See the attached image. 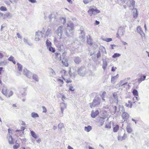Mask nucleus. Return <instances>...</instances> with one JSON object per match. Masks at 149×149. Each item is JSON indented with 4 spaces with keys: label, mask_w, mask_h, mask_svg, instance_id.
I'll list each match as a JSON object with an SVG mask.
<instances>
[{
    "label": "nucleus",
    "mask_w": 149,
    "mask_h": 149,
    "mask_svg": "<svg viewBox=\"0 0 149 149\" xmlns=\"http://www.w3.org/2000/svg\"><path fill=\"white\" fill-rule=\"evenodd\" d=\"M96 56L97 58H98L100 57L101 53L100 51H99L98 53L97 54Z\"/></svg>",
    "instance_id": "obj_55"
},
{
    "label": "nucleus",
    "mask_w": 149,
    "mask_h": 149,
    "mask_svg": "<svg viewBox=\"0 0 149 149\" xmlns=\"http://www.w3.org/2000/svg\"><path fill=\"white\" fill-rule=\"evenodd\" d=\"M58 22L57 23H56V24H60V21H61V23H63V24H64L66 23V19L65 18L63 17H60L59 19H57V21Z\"/></svg>",
    "instance_id": "obj_13"
},
{
    "label": "nucleus",
    "mask_w": 149,
    "mask_h": 149,
    "mask_svg": "<svg viewBox=\"0 0 149 149\" xmlns=\"http://www.w3.org/2000/svg\"><path fill=\"white\" fill-rule=\"evenodd\" d=\"M74 61L76 64H78L81 61V58L77 56L75 57L74 59Z\"/></svg>",
    "instance_id": "obj_18"
},
{
    "label": "nucleus",
    "mask_w": 149,
    "mask_h": 149,
    "mask_svg": "<svg viewBox=\"0 0 149 149\" xmlns=\"http://www.w3.org/2000/svg\"><path fill=\"white\" fill-rule=\"evenodd\" d=\"M78 74L81 76H84L87 72L85 67H81L77 70Z\"/></svg>",
    "instance_id": "obj_6"
},
{
    "label": "nucleus",
    "mask_w": 149,
    "mask_h": 149,
    "mask_svg": "<svg viewBox=\"0 0 149 149\" xmlns=\"http://www.w3.org/2000/svg\"><path fill=\"white\" fill-rule=\"evenodd\" d=\"M55 58L57 59V60L59 61L61 60V55L58 52H56L55 53Z\"/></svg>",
    "instance_id": "obj_20"
},
{
    "label": "nucleus",
    "mask_w": 149,
    "mask_h": 149,
    "mask_svg": "<svg viewBox=\"0 0 149 149\" xmlns=\"http://www.w3.org/2000/svg\"><path fill=\"white\" fill-rule=\"evenodd\" d=\"M7 62L6 60H4L3 61H2L0 63V66L5 65L7 64Z\"/></svg>",
    "instance_id": "obj_40"
},
{
    "label": "nucleus",
    "mask_w": 149,
    "mask_h": 149,
    "mask_svg": "<svg viewBox=\"0 0 149 149\" xmlns=\"http://www.w3.org/2000/svg\"><path fill=\"white\" fill-rule=\"evenodd\" d=\"M33 78L36 81L38 82L39 81V79L37 75L36 74H33L32 76Z\"/></svg>",
    "instance_id": "obj_36"
},
{
    "label": "nucleus",
    "mask_w": 149,
    "mask_h": 149,
    "mask_svg": "<svg viewBox=\"0 0 149 149\" xmlns=\"http://www.w3.org/2000/svg\"><path fill=\"white\" fill-rule=\"evenodd\" d=\"M92 127L90 125H88L87 126H85L84 127V130L88 132L92 130Z\"/></svg>",
    "instance_id": "obj_24"
},
{
    "label": "nucleus",
    "mask_w": 149,
    "mask_h": 149,
    "mask_svg": "<svg viewBox=\"0 0 149 149\" xmlns=\"http://www.w3.org/2000/svg\"><path fill=\"white\" fill-rule=\"evenodd\" d=\"M103 40L106 42H109L110 41H111L112 40V39L111 38H104L103 39Z\"/></svg>",
    "instance_id": "obj_44"
},
{
    "label": "nucleus",
    "mask_w": 149,
    "mask_h": 149,
    "mask_svg": "<svg viewBox=\"0 0 149 149\" xmlns=\"http://www.w3.org/2000/svg\"><path fill=\"white\" fill-rule=\"evenodd\" d=\"M31 134L32 136L35 139L38 138V136L36 134V133L34 131H31Z\"/></svg>",
    "instance_id": "obj_31"
},
{
    "label": "nucleus",
    "mask_w": 149,
    "mask_h": 149,
    "mask_svg": "<svg viewBox=\"0 0 149 149\" xmlns=\"http://www.w3.org/2000/svg\"><path fill=\"white\" fill-rule=\"evenodd\" d=\"M88 13H89L90 16H91L93 15H96L100 12V11L95 8H92L89 9L88 11Z\"/></svg>",
    "instance_id": "obj_9"
},
{
    "label": "nucleus",
    "mask_w": 149,
    "mask_h": 149,
    "mask_svg": "<svg viewBox=\"0 0 149 149\" xmlns=\"http://www.w3.org/2000/svg\"><path fill=\"white\" fill-rule=\"evenodd\" d=\"M104 122V118L102 117H100L98 122V123L99 126H102Z\"/></svg>",
    "instance_id": "obj_19"
},
{
    "label": "nucleus",
    "mask_w": 149,
    "mask_h": 149,
    "mask_svg": "<svg viewBox=\"0 0 149 149\" xmlns=\"http://www.w3.org/2000/svg\"><path fill=\"white\" fill-rule=\"evenodd\" d=\"M116 69L117 68L116 67H112L111 68V70L112 71L114 72L116 70Z\"/></svg>",
    "instance_id": "obj_63"
},
{
    "label": "nucleus",
    "mask_w": 149,
    "mask_h": 149,
    "mask_svg": "<svg viewBox=\"0 0 149 149\" xmlns=\"http://www.w3.org/2000/svg\"><path fill=\"white\" fill-rule=\"evenodd\" d=\"M118 77L119 75L118 74H117L115 76H112L111 80V82L112 83L114 84L115 82V80L117 79L118 78Z\"/></svg>",
    "instance_id": "obj_21"
},
{
    "label": "nucleus",
    "mask_w": 149,
    "mask_h": 149,
    "mask_svg": "<svg viewBox=\"0 0 149 149\" xmlns=\"http://www.w3.org/2000/svg\"><path fill=\"white\" fill-rule=\"evenodd\" d=\"M61 105H63V106H64L63 107H61V113H62V115H63V112L64 111V110L66 107V105L65 104L63 103H61ZM62 116H63V115H62Z\"/></svg>",
    "instance_id": "obj_32"
},
{
    "label": "nucleus",
    "mask_w": 149,
    "mask_h": 149,
    "mask_svg": "<svg viewBox=\"0 0 149 149\" xmlns=\"http://www.w3.org/2000/svg\"><path fill=\"white\" fill-rule=\"evenodd\" d=\"M114 98V100H112V98H110L109 101L111 104H113L114 103H118V100L117 94L116 93H113V96L111 97Z\"/></svg>",
    "instance_id": "obj_7"
},
{
    "label": "nucleus",
    "mask_w": 149,
    "mask_h": 149,
    "mask_svg": "<svg viewBox=\"0 0 149 149\" xmlns=\"http://www.w3.org/2000/svg\"><path fill=\"white\" fill-rule=\"evenodd\" d=\"M61 38V37H60V38L58 39H56V38H54V41L55 45L58 48V49L59 50H61L63 48V43L60 40Z\"/></svg>",
    "instance_id": "obj_3"
},
{
    "label": "nucleus",
    "mask_w": 149,
    "mask_h": 149,
    "mask_svg": "<svg viewBox=\"0 0 149 149\" xmlns=\"http://www.w3.org/2000/svg\"><path fill=\"white\" fill-rule=\"evenodd\" d=\"M92 0H83V2L85 4H86L91 1Z\"/></svg>",
    "instance_id": "obj_54"
},
{
    "label": "nucleus",
    "mask_w": 149,
    "mask_h": 149,
    "mask_svg": "<svg viewBox=\"0 0 149 149\" xmlns=\"http://www.w3.org/2000/svg\"><path fill=\"white\" fill-rule=\"evenodd\" d=\"M31 3H36V0H28Z\"/></svg>",
    "instance_id": "obj_62"
},
{
    "label": "nucleus",
    "mask_w": 149,
    "mask_h": 149,
    "mask_svg": "<svg viewBox=\"0 0 149 149\" xmlns=\"http://www.w3.org/2000/svg\"><path fill=\"white\" fill-rule=\"evenodd\" d=\"M17 65L18 69L19 71V72L22 71V65L18 63H17Z\"/></svg>",
    "instance_id": "obj_34"
},
{
    "label": "nucleus",
    "mask_w": 149,
    "mask_h": 149,
    "mask_svg": "<svg viewBox=\"0 0 149 149\" xmlns=\"http://www.w3.org/2000/svg\"><path fill=\"white\" fill-rule=\"evenodd\" d=\"M118 140L120 141H122L124 139H123V136H121L119 135L118 137Z\"/></svg>",
    "instance_id": "obj_60"
},
{
    "label": "nucleus",
    "mask_w": 149,
    "mask_h": 149,
    "mask_svg": "<svg viewBox=\"0 0 149 149\" xmlns=\"http://www.w3.org/2000/svg\"><path fill=\"white\" fill-rule=\"evenodd\" d=\"M125 31V29L124 28L120 27L118 29L116 33V37L118 38H120V36H123Z\"/></svg>",
    "instance_id": "obj_8"
},
{
    "label": "nucleus",
    "mask_w": 149,
    "mask_h": 149,
    "mask_svg": "<svg viewBox=\"0 0 149 149\" xmlns=\"http://www.w3.org/2000/svg\"><path fill=\"white\" fill-rule=\"evenodd\" d=\"M67 28L65 29L62 26L58 27L56 30V33L58 36L61 37L62 36L65 34L67 36H71L73 35L74 31V24L71 22L68 23Z\"/></svg>",
    "instance_id": "obj_1"
},
{
    "label": "nucleus",
    "mask_w": 149,
    "mask_h": 149,
    "mask_svg": "<svg viewBox=\"0 0 149 149\" xmlns=\"http://www.w3.org/2000/svg\"><path fill=\"white\" fill-rule=\"evenodd\" d=\"M46 45L47 48L48 47L51 46L52 43L49 40H47L46 42Z\"/></svg>",
    "instance_id": "obj_37"
},
{
    "label": "nucleus",
    "mask_w": 149,
    "mask_h": 149,
    "mask_svg": "<svg viewBox=\"0 0 149 149\" xmlns=\"http://www.w3.org/2000/svg\"><path fill=\"white\" fill-rule=\"evenodd\" d=\"M113 111H111V113L112 115L114 114L117 111L118 112H120V113H121V112H123L124 111V109L123 107L122 106L119 105L118 107V109L117 107L116 106H113Z\"/></svg>",
    "instance_id": "obj_4"
},
{
    "label": "nucleus",
    "mask_w": 149,
    "mask_h": 149,
    "mask_svg": "<svg viewBox=\"0 0 149 149\" xmlns=\"http://www.w3.org/2000/svg\"><path fill=\"white\" fill-rule=\"evenodd\" d=\"M132 93L134 95L136 96H138V92L137 90L135 89H134L132 91Z\"/></svg>",
    "instance_id": "obj_39"
},
{
    "label": "nucleus",
    "mask_w": 149,
    "mask_h": 149,
    "mask_svg": "<svg viewBox=\"0 0 149 149\" xmlns=\"http://www.w3.org/2000/svg\"><path fill=\"white\" fill-rule=\"evenodd\" d=\"M50 32V30H49V29H48L45 33V35L43 36L44 37V38H46V37L48 36Z\"/></svg>",
    "instance_id": "obj_41"
},
{
    "label": "nucleus",
    "mask_w": 149,
    "mask_h": 149,
    "mask_svg": "<svg viewBox=\"0 0 149 149\" xmlns=\"http://www.w3.org/2000/svg\"><path fill=\"white\" fill-rule=\"evenodd\" d=\"M87 42L90 45H91L92 44L91 40L90 38H88L87 39Z\"/></svg>",
    "instance_id": "obj_52"
},
{
    "label": "nucleus",
    "mask_w": 149,
    "mask_h": 149,
    "mask_svg": "<svg viewBox=\"0 0 149 149\" xmlns=\"http://www.w3.org/2000/svg\"><path fill=\"white\" fill-rule=\"evenodd\" d=\"M136 31L137 33L139 34L142 37L143 36H145L144 33L141 27L139 26H138L137 27Z\"/></svg>",
    "instance_id": "obj_12"
},
{
    "label": "nucleus",
    "mask_w": 149,
    "mask_h": 149,
    "mask_svg": "<svg viewBox=\"0 0 149 149\" xmlns=\"http://www.w3.org/2000/svg\"><path fill=\"white\" fill-rule=\"evenodd\" d=\"M99 113V112L98 110L95 111V112L94 111H93L91 113V116L93 118H95L98 114Z\"/></svg>",
    "instance_id": "obj_15"
},
{
    "label": "nucleus",
    "mask_w": 149,
    "mask_h": 149,
    "mask_svg": "<svg viewBox=\"0 0 149 149\" xmlns=\"http://www.w3.org/2000/svg\"><path fill=\"white\" fill-rule=\"evenodd\" d=\"M9 143L10 144H13V138L11 135L8 138Z\"/></svg>",
    "instance_id": "obj_38"
},
{
    "label": "nucleus",
    "mask_w": 149,
    "mask_h": 149,
    "mask_svg": "<svg viewBox=\"0 0 149 149\" xmlns=\"http://www.w3.org/2000/svg\"><path fill=\"white\" fill-rule=\"evenodd\" d=\"M24 41L25 44H26L29 46H32V43L26 38H24Z\"/></svg>",
    "instance_id": "obj_25"
},
{
    "label": "nucleus",
    "mask_w": 149,
    "mask_h": 149,
    "mask_svg": "<svg viewBox=\"0 0 149 149\" xmlns=\"http://www.w3.org/2000/svg\"><path fill=\"white\" fill-rule=\"evenodd\" d=\"M62 63L63 65L66 67H67L68 66V63L67 61L66 60L62 61Z\"/></svg>",
    "instance_id": "obj_43"
},
{
    "label": "nucleus",
    "mask_w": 149,
    "mask_h": 149,
    "mask_svg": "<svg viewBox=\"0 0 149 149\" xmlns=\"http://www.w3.org/2000/svg\"><path fill=\"white\" fill-rule=\"evenodd\" d=\"M135 11L133 13V17L134 18H136L138 16V11L136 8L135 9Z\"/></svg>",
    "instance_id": "obj_35"
},
{
    "label": "nucleus",
    "mask_w": 149,
    "mask_h": 149,
    "mask_svg": "<svg viewBox=\"0 0 149 149\" xmlns=\"http://www.w3.org/2000/svg\"><path fill=\"white\" fill-rule=\"evenodd\" d=\"M24 74L28 78H31L32 75V73L28 71L26 69H24L23 70Z\"/></svg>",
    "instance_id": "obj_10"
},
{
    "label": "nucleus",
    "mask_w": 149,
    "mask_h": 149,
    "mask_svg": "<svg viewBox=\"0 0 149 149\" xmlns=\"http://www.w3.org/2000/svg\"><path fill=\"white\" fill-rule=\"evenodd\" d=\"M23 132H22L21 131H20L17 134V137H19V136H21L23 135Z\"/></svg>",
    "instance_id": "obj_51"
},
{
    "label": "nucleus",
    "mask_w": 149,
    "mask_h": 149,
    "mask_svg": "<svg viewBox=\"0 0 149 149\" xmlns=\"http://www.w3.org/2000/svg\"><path fill=\"white\" fill-rule=\"evenodd\" d=\"M120 1L122 4L125 3L126 2H127V0H120Z\"/></svg>",
    "instance_id": "obj_64"
},
{
    "label": "nucleus",
    "mask_w": 149,
    "mask_h": 149,
    "mask_svg": "<svg viewBox=\"0 0 149 149\" xmlns=\"http://www.w3.org/2000/svg\"><path fill=\"white\" fill-rule=\"evenodd\" d=\"M49 18L50 20H51L52 18H54L55 19V20L57 21V19L55 18V16L54 14L53 13H52L49 16Z\"/></svg>",
    "instance_id": "obj_30"
},
{
    "label": "nucleus",
    "mask_w": 149,
    "mask_h": 149,
    "mask_svg": "<svg viewBox=\"0 0 149 149\" xmlns=\"http://www.w3.org/2000/svg\"><path fill=\"white\" fill-rule=\"evenodd\" d=\"M126 130L127 132L129 133H131L133 131V130L130 125L128 124L127 126Z\"/></svg>",
    "instance_id": "obj_22"
},
{
    "label": "nucleus",
    "mask_w": 149,
    "mask_h": 149,
    "mask_svg": "<svg viewBox=\"0 0 149 149\" xmlns=\"http://www.w3.org/2000/svg\"><path fill=\"white\" fill-rule=\"evenodd\" d=\"M13 92L12 91H10L9 94L8 93V96L7 97H10L13 94Z\"/></svg>",
    "instance_id": "obj_56"
},
{
    "label": "nucleus",
    "mask_w": 149,
    "mask_h": 149,
    "mask_svg": "<svg viewBox=\"0 0 149 149\" xmlns=\"http://www.w3.org/2000/svg\"><path fill=\"white\" fill-rule=\"evenodd\" d=\"M122 112V114L121 116L123 119L124 120V121L126 120L129 118V114L125 112V111Z\"/></svg>",
    "instance_id": "obj_11"
},
{
    "label": "nucleus",
    "mask_w": 149,
    "mask_h": 149,
    "mask_svg": "<svg viewBox=\"0 0 149 149\" xmlns=\"http://www.w3.org/2000/svg\"><path fill=\"white\" fill-rule=\"evenodd\" d=\"M50 73L51 76L53 77L56 75V73L51 68V70L50 72Z\"/></svg>",
    "instance_id": "obj_42"
},
{
    "label": "nucleus",
    "mask_w": 149,
    "mask_h": 149,
    "mask_svg": "<svg viewBox=\"0 0 149 149\" xmlns=\"http://www.w3.org/2000/svg\"><path fill=\"white\" fill-rule=\"evenodd\" d=\"M113 131L114 132H117L119 128V127L118 125H113Z\"/></svg>",
    "instance_id": "obj_23"
},
{
    "label": "nucleus",
    "mask_w": 149,
    "mask_h": 149,
    "mask_svg": "<svg viewBox=\"0 0 149 149\" xmlns=\"http://www.w3.org/2000/svg\"><path fill=\"white\" fill-rule=\"evenodd\" d=\"M19 146V143H17L15 145L13 146V148L14 149H17L18 148Z\"/></svg>",
    "instance_id": "obj_48"
},
{
    "label": "nucleus",
    "mask_w": 149,
    "mask_h": 149,
    "mask_svg": "<svg viewBox=\"0 0 149 149\" xmlns=\"http://www.w3.org/2000/svg\"><path fill=\"white\" fill-rule=\"evenodd\" d=\"M107 66V63L106 61L104 60L103 61L102 68L105 70Z\"/></svg>",
    "instance_id": "obj_33"
},
{
    "label": "nucleus",
    "mask_w": 149,
    "mask_h": 149,
    "mask_svg": "<svg viewBox=\"0 0 149 149\" xmlns=\"http://www.w3.org/2000/svg\"><path fill=\"white\" fill-rule=\"evenodd\" d=\"M13 17V15L10 13H7L4 14L3 18L4 19L6 18L10 19Z\"/></svg>",
    "instance_id": "obj_14"
},
{
    "label": "nucleus",
    "mask_w": 149,
    "mask_h": 149,
    "mask_svg": "<svg viewBox=\"0 0 149 149\" xmlns=\"http://www.w3.org/2000/svg\"><path fill=\"white\" fill-rule=\"evenodd\" d=\"M106 92L105 91H104L102 93V94L101 95V96H100L101 97L102 99V100L103 101H105V97L106 96Z\"/></svg>",
    "instance_id": "obj_28"
},
{
    "label": "nucleus",
    "mask_w": 149,
    "mask_h": 149,
    "mask_svg": "<svg viewBox=\"0 0 149 149\" xmlns=\"http://www.w3.org/2000/svg\"><path fill=\"white\" fill-rule=\"evenodd\" d=\"M0 10L1 11H6L7 9L6 7L3 6H1L0 8Z\"/></svg>",
    "instance_id": "obj_47"
},
{
    "label": "nucleus",
    "mask_w": 149,
    "mask_h": 149,
    "mask_svg": "<svg viewBox=\"0 0 149 149\" xmlns=\"http://www.w3.org/2000/svg\"><path fill=\"white\" fill-rule=\"evenodd\" d=\"M5 3L8 6H9L10 5L9 2L7 0H5L4 1Z\"/></svg>",
    "instance_id": "obj_61"
},
{
    "label": "nucleus",
    "mask_w": 149,
    "mask_h": 149,
    "mask_svg": "<svg viewBox=\"0 0 149 149\" xmlns=\"http://www.w3.org/2000/svg\"><path fill=\"white\" fill-rule=\"evenodd\" d=\"M63 79H64V80L65 81L67 84L71 83L72 82V80L70 79H69L68 80V79H65L63 77Z\"/></svg>",
    "instance_id": "obj_49"
},
{
    "label": "nucleus",
    "mask_w": 149,
    "mask_h": 149,
    "mask_svg": "<svg viewBox=\"0 0 149 149\" xmlns=\"http://www.w3.org/2000/svg\"><path fill=\"white\" fill-rule=\"evenodd\" d=\"M79 37L80 39L83 40L85 38V34L83 31H81L79 35Z\"/></svg>",
    "instance_id": "obj_27"
},
{
    "label": "nucleus",
    "mask_w": 149,
    "mask_h": 149,
    "mask_svg": "<svg viewBox=\"0 0 149 149\" xmlns=\"http://www.w3.org/2000/svg\"><path fill=\"white\" fill-rule=\"evenodd\" d=\"M19 1V0H12L11 2H13L11 3L13 4H16Z\"/></svg>",
    "instance_id": "obj_58"
},
{
    "label": "nucleus",
    "mask_w": 149,
    "mask_h": 149,
    "mask_svg": "<svg viewBox=\"0 0 149 149\" xmlns=\"http://www.w3.org/2000/svg\"><path fill=\"white\" fill-rule=\"evenodd\" d=\"M45 32L44 31H38L36 32L35 40L36 41H39L43 36V33Z\"/></svg>",
    "instance_id": "obj_5"
},
{
    "label": "nucleus",
    "mask_w": 149,
    "mask_h": 149,
    "mask_svg": "<svg viewBox=\"0 0 149 149\" xmlns=\"http://www.w3.org/2000/svg\"><path fill=\"white\" fill-rule=\"evenodd\" d=\"M146 77V76L145 75H141L140 78L138 79H137L138 83L139 84L142 81H144L145 80Z\"/></svg>",
    "instance_id": "obj_16"
},
{
    "label": "nucleus",
    "mask_w": 149,
    "mask_h": 149,
    "mask_svg": "<svg viewBox=\"0 0 149 149\" xmlns=\"http://www.w3.org/2000/svg\"><path fill=\"white\" fill-rule=\"evenodd\" d=\"M3 94L6 97L8 96L7 89L6 86H3L2 91Z\"/></svg>",
    "instance_id": "obj_17"
},
{
    "label": "nucleus",
    "mask_w": 149,
    "mask_h": 149,
    "mask_svg": "<svg viewBox=\"0 0 149 149\" xmlns=\"http://www.w3.org/2000/svg\"><path fill=\"white\" fill-rule=\"evenodd\" d=\"M42 110H43L42 112L43 113H44V112L45 113H46L47 111V110L46 108L44 106H42Z\"/></svg>",
    "instance_id": "obj_59"
},
{
    "label": "nucleus",
    "mask_w": 149,
    "mask_h": 149,
    "mask_svg": "<svg viewBox=\"0 0 149 149\" xmlns=\"http://www.w3.org/2000/svg\"><path fill=\"white\" fill-rule=\"evenodd\" d=\"M31 116L32 118H35L39 117V115L37 113L34 112H33L31 113Z\"/></svg>",
    "instance_id": "obj_26"
},
{
    "label": "nucleus",
    "mask_w": 149,
    "mask_h": 149,
    "mask_svg": "<svg viewBox=\"0 0 149 149\" xmlns=\"http://www.w3.org/2000/svg\"><path fill=\"white\" fill-rule=\"evenodd\" d=\"M63 127V125L62 123L59 124L58 126V128L61 130Z\"/></svg>",
    "instance_id": "obj_50"
},
{
    "label": "nucleus",
    "mask_w": 149,
    "mask_h": 149,
    "mask_svg": "<svg viewBox=\"0 0 149 149\" xmlns=\"http://www.w3.org/2000/svg\"><path fill=\"white\" fill-rule=\"evenodd\" d=\"M14 60V57L12 56H11L8 58L9 61H12Z\"/></svg>",
    "instance_id": "obj_57"
},
{
    "label": "nucleus",
    "mask_w": 149,
    "mask_h": 149,
    "mask_svg": "<svg viewBox=\"0 0 149 149\" xmlns=\"http://www.w3.org/2000/svg\"><path fill=\"white\" fill-rule=\"evenodd\" d=\"M101 98L99 97L94 99L92 103L89 104L91 108H94L100 104L101 103Z\"/></svg>",
    "instance_id": "obj_2"
},
{
    "label": "nucleus",
    "mask_w": 149,
    "mask_h": 149,
    "mask_svg": "<svg viewBox=\"0 0 149 149\" xmlns=\"http://www.w3.org/2000/svg\"><path fill=\"white\" fill-rule=\"evenodd\" d=\"M67 86L69 87V90L73 91L74 90V87L72 86V85L71 84H69L68 85H67Z\"/></svg>",
    "instance_id": "obj_29"
},
{
    "label": "nucleus",
    "mask_w": 149,
    "mask_h": 149,
    "mask_svg": "<svg viewBox=\"0 0 149 149\" xmlns=\"http://www.w3.org/2000/svg\"><path fill=\"white\" fill-rule=\"evenodd\" d=\"M120 56V54L115 53L112 56V57L113 58H116L117 57H118Z\"/></svg>",
    "instance_id": "obj_45"
},
{
    "label": "nucleus",
    "mask_w": 149,
    "mask_h": 149,
    "mask_svg": "<svg viewBox=\"0 0 149 149\" xmlns=\"http://www.w3.org/2000/svg\"><path fill=\"white\" fill-rule=\"evenodd\" d=\"M130 3L131 5L133 6V8H134L135 4V1L133 0H132L130 1Z\"/></svg>",
    "instance_id": "obj_53"
},
{
    "label": "nucleus",
    "mask_w": 149,
    "mask_h": 149,
    "mask_svg": "<svg viewBox=\"0 0 149 149\" xmlns=\"http://www.w3.org/2000/svg\"><path fill=\"white\" fill-rule=\"evenodd\" d=\"M48 49H49V50L50 51H51L52 52H55V49L52 47L51 46L48 47Z\"/></svg>",
    "instance_id": "obj_46"
}]
</instances>
